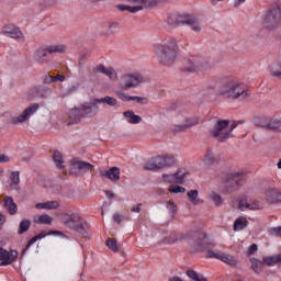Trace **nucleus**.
Masks as SVG:
<instances>
[{
    "instance_id": "53",
    "label": "nucleus",
    "mask_w": 281,
    "mask_h": 281,
    "mask_svg": "<svg viewBox=\"0 0 281 281\" xmlns=\"http://www.w3.org/2000/svg\"><path fill=\"white\" fill-rule=\"evenodd\" d=\"M48 236H61V238H67V236H65L60 231H50L48 232Z\"/></svg>"
},
{
    "instance_id": "31",
    "label": "nucleus",
    "mask_w": 281,
    "mask_h": 281,
    "mask_svg": "<svg viewBox=\"0 0 281 281\" xmlns=\"http://www.w3.org/2000/svg\"><path fill=\"white\" fill-rule=\"evenodd\" d=\"M187 196L189 198V201L192 205H200V203H203V201L199 199L198 190L188 191Z\"/></svg>"
},
{
    "instance_id": "18",
    "label": "nucleus",
    "mask_w": 281,
    "mask_h": 281,
    "mask_svg": "<svg viewBox=\"0 0 281 281\" xmlns=\"http://www.w3.org/2000/svg\"><path fill=\"white\" fill-rule=\"evenodd\" d=\"M10 190H15V192H21V173L19 171H11L10 173Z\"/></svg>"
},
{
    "instance_id": "60",
    "label": "nucleus",
    "mask_w": 281,
    "mask_h": 281,
    "mask_svg": "<svg viewBox=\"0 0 281 281\" xmlns=\"http://www.w3.org/2000/svg\"><path fill=\"white\" fill-rule=\"evenodd\" d=\"M132 212L139 214V212H142V203H138L136 206H133Z\"/></svg>"
},
{
    "instance_id": "17",
    "label": "nucleus",
    "mask_w": 281,
    "mask_h": 281,
    "mask_svg": "<svg viewBox=\"0 0 281 281\" xmlns=\"http://www.w3.org/2000/svg\"><path fill=\"white\" fill-rule=\"evenodd\" d=\"M66 116L70 120L71 124H78L82 119V113L80 111V105H77L67 111Z\"/></svg>"
},
{
    "instance_id": "35",
    "label": "nucleus",
    "mask_w": 281,
    "mask_h": 281,
    "mask_svg": "<svg viewBox=\"0 0 281 281\" xmlns=\"http://www.w3.org/2000/svg\"><path fill=\"white\" fill-rule=\"evenodd\" d=\"M222 262H225L226 265H229L231 267H235V265H237L238 260L236 259V257L222 252V257L221 259Z\"/></svg>"
},
{
    "instance_id": "58",
    "label": "nucleus",
    "mask_w": 281,
    "mask_h": 281,
    "mask_svg": "<svg viewBox=\"0 0 281 281\" xmlns=\"http://www.w3.org/2000/svg\"><path fill=\"white\" fill-rule=\"evenodd\" d=\"M167 207H168L169 212H171L172 214H175V212H177V204H175V203H168Z\"/></svg>"
},
{
    "instance_id": "2",
    "label": "nucleus",
    "mask_w": 281,
    "mask_h": 281,
    "mask_svg": "<svg viewBox=\"0 0 281 281\" xmlns=\"http://www.w3.org/2000/svg\"><path fill=\"white\" fill-rule=\"evenodd\" d=\"M218 91L221 95L232 98L233 100H245L246 98H249V93H247L245 86L236 81L224 82L220 87Z\"/></svg>"
},
{
    "instance_id": "34",
    "label": "nucleus",
    "mask_w": 281,
    "mask_h": 281,
    "mask_svg": "<svg viewBox=\"0 0 281 281\" xmlns=\"http://www.w3.org/2000/svg\"><path fill=\"white\" fill-rule=\"evenodd\" d=\"M35 223H37L38 225H52V223H54V217L47 214H42L37 216Z\"/></svg>"
},
{
    "instance_id": "16",
    "label": "nucleus",
    "mask_w": 281,
    "mask_h": 281,
    "mask_svg": "<svg viewBox=\"0 0 281 281\" xmlns=\"http://www.w3.org/2000/svg\"><path fill=\"white\" fill-rule=\"evenodd\" d=\"M265 199L267 203H281V190L270 187L266 190Z\"/></svg>"
},
{
    "instance_id": "10",
    "label": "nucleus",
    "mask_w": 281,
    "mask_h": 281,
    "mask_svg": "<svg viewBox=\"0 0 281 281\" xmlns=\"http://www.w3.org/2000/svg\"><path fill=\"white\" fill-rule=\"evenodd\" d=\"M79 110L81 111V117H95L100 113V106H98L97 99L92 102H86L79 104Z\"/></svg>"
},
{
    "instance_id": "54",
    "label": "nucleus",
    "mask_w": 281,
    "mask_h": 281,
    "mask_svg": "<svg viewBox=\"0 0 281 281\" xmlns=\"http://www.w3.org/2000/svg\"><path fill=\"white\" fill-rule=\"evenodd\" d=\"M245 172H235L232 173L231 177L233 179V181H236V183L238 182V179H240V177H244Z\"/></svg>"
},
{
    "instance_id": "26",
    "label": "nucleus",
    "mask_w": 281,
    "mask_h": 281,
    "mask_svg": "<svg viewBox=\"0 0 281 281\" xmlns=\"http://www.w3.org/2000/svg\"><path fill=\"white\" fill-rule=\"evenodd\" d=\"M251 269L255 273H262L265 271V261L258 258H250Z\"/></svg>"
},
{
    "instance_id": "59",
    "label": "nucleus",
    "mask_w": 281,
    "mask_h": 281,
    "mask_svg": "<svg viewBox=\"0 0 281 281\" xmlns=\"http://www.w3.org/2000/svg\"><path fill=\"white\" fill-rule=\"evenodd\" d=\"M122 218H123L122 214L115 213L113 215V221H115L116 223H122Z\"/></svg>"
},
{
    "instance_id": "57",
    "label": "nucleus",
    "mask_w": 281,
    "mask_h": 281,
    "mask_svg": "<svg viewBox=\"0 0 281 281\" xmlns=\"http://www.w3.org/2000/svg\"><path fill=\"white\" fill-rule=\"evenodd\" d=\"M132 102H138L139 104H144V102H146V98L132 97Z\"/></svg>"
},
{
    "instance_id": "4",
    "label": "nucleus",
    "mask_w": 281,
    "mask_h": 281,
    "mask_svg": "<svg viewBox=\"0 0 281 281\" xmlns=\"http://www.w3.org/2000/svg\"><path fill=\"white\" fill-rule=\"evenodd\" d=\"M146 82V77L139 72H125L119 79V87L128 91V89H135V87H139V85H144Z\"/></svg>"
},
{
    "instance_id": "24",
    "label": "nucleus",
    "mask_w": 281,
    "mask_h": 281,
    "mask_svg": "<svg viewBox=\"0 0 281 281\" xmlns=\"http://www.w3.org/2000/svg\"><path fill=\"white\" fill-rule=\"evenodd\" d=\"M4 207L8 210L9 214L11 216H14L19 209L16 207V203H14V199L12 196H5L4 198Z\"/></svg>"
},
{
    "instance_id": "47",
    "label": "nucleus",
    "mask_w": 281,
    "mask_h": 281,
    "mask_svg": "<svg viewBox=\"0 0 281 281\" xmlns=\"http://www.w3.org/2000/svg\"><path fill=\"white\" fill-rule=\"evenodd\" d=\"M106 245L109 247V249H111L112 251H117V240L115 239H108L106 240Z\"/></svg>"
},
{
    "instance_id": "28",
    "label": "nucleus",
    "mask_w": 281,
    "mask_h": 281,
    "mask_svg": "<svg viewBox=\"0 0 281 281\" xmlns=\"http://www.w3.org/2000/svg\"><path fill=\"white\" fill-rule=\"evenodd\" d=\"M46 49L49 54H65L67 46H65V44H52L47 45Z\"/></svg>"
},
{
    "instance_id": "1",
    "label": "nucleus",
    "mask_w": 281,
    "mask_h": 281,
    "mask_svg": "<svg viewBox=\"0 0 281 281\" xmlns=\"http://www.w3.org/2000/svg\"><path fill=\"white\" fill-rule=\"evenodd\" d=\"M154 53L158 63L165 66H170L179 56V46L175 38L162 40L160 43L154 45Z\"/></svg>"
},
{
    "instance_id": "55",
    "label": "nucleus",
    "mask_w": 281,
    "mask_h": 281,
    "mask_svg": "<svg viewBox=\"0 0 281 281\" xmlns=\"http://www.w3.org/2000/svg\"><path fill=\"white\" fill-rule=\"evenodd\" d=\"M272 236H281V226L273 227L270 229Z\"/></svg>"
},
{
    "instance_id": "42",
    "label": "nucleus",
    "mask_w": 281,
    "mask_h": 281,
    "mask_svg": "<svg viewBox=\"0 0 281 281\" xmlns=\"http://www.w3.org/2000/svg\"><path fill=\"white\" fill-rule=\"evenodd\" d=\"M116 97L119 100H122L123 102H132V98H133L128 95V93L124 92V90H117Z\"/></svg>"
},
{
    "instance_id": "64",
    "label": "nucleus",
    "mask_w": 281,
    "mask_h": 281,
    "mask_svg": "<svg viewBox=\"0 0 281 281\" xmlns=\"http://www.w3.org/2000/svg\"><path fill=\"white\" fill-rule=\"evenodd\" d=\"M0 225H5V215L0 214Z\"/></svg>"
},
{
    "instance_id": "20",
    "label": "nucleus",
    "mask_w": 281,
    "mask_h": 281,
    "mask_svg": "<svg viewBox=\"0 0 281 281\" xmlns=\"http://www.w3.org/2000/svg\"><path fill=\"white\" fill-rule=\"evenodd\" d=\"M123 120H125L127 124H140L142 116L135 114L133 110H127L123 112Z\"/></svg>"
},
{
    "instance_id": "49",
    "label": "nucleus",
    "mask_w": 281,
    "mask_h": 281,
    "mask_svg": "<svg viewBox=\"0 0 281 281\" xmlns=\"http://www.w3.org/2000/svg\"><path fill=\"white\" fill-rule=\"evenodd\" d=\"M247 210H260V202L257 200L248 202Z\"/></svg>"
},
{
    "instance_id": "29",
    "label": "nucleus",
    "mask_w": 281,
    "mask_h": 281,
    "mask_svg": "<svg viewBox=\"0 0 281 281\" xmlns=\"http://www.w3.org/2000/svg\"><path fill=\"white\" fill-rule=\"evenodd\" d=\"M247 225H249V221H247V217H245V216L237 217L234 223V231L240 232V231L245 229V227H247Z\"/></svg>"
},
{
    "instance_id": "63",
    "label": "nucleus",
    "mask_w": 281,
    "mask_h": 281,
    "mask_svg": "<svg viewBox=\"0 0 281 281\" xmlns=\"http://www.w3.org/2000/svg\"><path fill=\"white\" fill-rule=\"evenodd\" d=\"M246 0H235L234 1V5L235 8H239L240 5H243V3H245Z\"/></svg>"
},
{
    "instance_id": "56",
    "label": "nucleus",
    "mask_w": 281,
    "mask_h": 281,
    "mask_svg": "<svg viewBox=\"0 0 281 281\" xmlns=\"http://www.w3.org/2000/svg\"><path fill=\"white\" fill-rule=\"evenodd\" d=\"M256 251H258V245L254 244L249 247L248 255L252 256V254H256Z\"/></svg>"
},
{
    "instance_id": "43",
    "label": "nucleus",
    "mask_w": 281,
    "mask_h": 281,
    "mask_svg": "<svg viewBox=\"0 0 281 281\" xmlns=\"http://www.w3.org/2000/svg\"><path fill=\"white\" fill-rule=\"evenodd\" d=\"M222 256H223V251H221V250L215 251V250L209 249L206 251L207 258H215L216 260H221Z\"/></svg>"
},
{
    "instance_id": "7",
    "label": "nucleus",
    "mask_w": 281,
    "mask_h": 281,
    "mask_svg": "<svg viewBox=\"0 0 281 281\" xmlns=\"http://www.w3.org/2000/svg\"><path fill=\"white\" fill-rule=\"evenodd\" d=\"M159 0H133V2L135 3V5L131 7L128 4H121L119 5V9L122 12H139L142 10H146L147 8H153V5H157Z\"/></svg>"
},
{
    "instance_id": "41",
    "label": "nucleus",
    "mask_w": 281,
    "mask_h": 281,
    "mask_svg": "<svg viewBox=\"0 0 281 281\" xmlns=\"http://www.w3.org/2000/svg\"><path fill=\"white\" fill-rule=\"evenodd\" d=\"M270 74L274 78H279V80H281V63L273 65L270 69Z\"/></svg>"
},
{
    "instance_id": "9",
    "label": "nucleus",
    "mask_w": 281,
    "mask_h": 281,
    "mask_svg": "<svg viewBox=\"0 0 281 281\" xmlns=\"http://www.w3.org/2000/svg\"><path fill=\"white\" fill-rule=\"evenodd\" d=\"M200 69H212V64L203 60H199L194 57L183 60V70L193 74V71H199Z\"/></svg>"
},
{
    "instance_id": "37",
    "label": "nucleus",
    "mask_w": 281,
    "mask_h": 281,
    "mask_svg": "<svg viewBox=\"0 0 281 281\" xmlns=\"http://www.w3.org/2000/svg\"><path fill=\"white\" fill-rule=\"evenodd\" d=\"M183 23L190 25L194 32H201V25H199L196 18H188Z\"/></svg>"
},
{
    "instance_id": "6",
    "label": "nucleus",
    "mask_w": 281,
    "mask_h": 281,
    "mask_svg": "<svg viewBox=\"0 0 281 281\" xmlns=\"http://www.w3.org/2000/svg\"><path fill=\"white\" fill-rule=\"evenodd\" d=\"M38 109H41V106L36 103L24 109L21 114L11 117L10 124H12V126H16L19 124H27V122H30V119L38 113Z\"/></svg>"
},
{
    "instance_id": "23",
    "label": "nucleus",
    "mask_w": 281,
    "mask_h": 281,
    "mask_svg": "<svg viewBox=\"0 0 281 281\" xmlns=\"http://www.w3.org/2000/svg\"><path fill=\"white\" fill-rule=\"evenodd\" d=\"M2 33L5 34V36H9L10 38H23L21 30L13 26H5L2 30Z\"/></svg>"
},
{
    "instance_id": "12",
    "label": "nucleus",
    "mask_w": 281,
    "mask_h": 281,
    "mask_svg": "<svg viewBox=\"0 0 281 281\" xmlns=\"http://www.w3.org/2000/svg\"><path fill=\"white\" fill-rule=\"evenodd\" d=\"M60 221L64 225H67L69 229H80V215L78 213H63Z\"/></svg>"
},
{
    "instance_id": "19",
    "label": "nucleus",
    "mask_w": 281,
    "mask_h": 281,
    "mask_svg": "<svg viewBox=\"0 0 281 281\" xmlns=\"http://www.w3.org/2000/svg\"><path fill=\"white\" fill-rule=\"evenodd\" d=\"M260 126L270 131H281V121L278 119H266Z\"/></svg>"
},
{
    "instance_id": "48",
    "label": "nucleus",
    "mask_w": 281,
    "mask_h": 281,
    "mask_svg": "<svg viewBox=\"0 0 281 281\" xmlns=\"http://www.w3.org/2000/svg\"><path fill=\"white\" fill-rule=\"evenodd\" d=\"M247 205H248L247 198L239 199L238 210H240L241 212H245V210H247Z\"/></svg>"
},
{
    "instance_id": "36",
    "label": "nucleus",
    "mask_w": 281,
    "mask_h": 281,
    "mask_svg": "<svg viewBox=\"0 0 281 281\" xmlns=\"http://www.w3.org/2000/svg\"><path fill=\"white\" fill-rule=\"evenodd\" d=\"M53 160L57 168H65V161L63 160V154L59 150H55L53 154Z\"/></svg>"
},
{
    "instance_id": "32",
    "label": "nucleus",
    "mask_w": 281,
    "mask_h": 281,
    "mask_svg": "<svg viewBox=\"0 0 281 281\" xmlns=\"http://www.w3.org/2000/svg\"><path fill=\"white\" fill-rule=\"evenodd\" d=\"M47 46H42L36 49L35 52V58L38 63H45V58L47 57Z\"/></svg>"
},
{
    "instance_id": "33",
    "label": "nucleus",
    "mask_w": 281,
    "mask_h": 281,
    "mask_svg": "<svg viewBox=\"0 0 281 281\" xmlns=\"http://www.w3.org/2000/svg\"><path fill=\"white\" fill-rule=\"evenodd\" d=\"M95 100L97 104H108L109 106H115L117 104V99L109 95Z\"/></svg>"
},
{
    "instance_id": "8",
    "label": "nucleus",
    "mask_w": 281,
    "mask_h": 281,
    "mask_svg": "<svg viewBox=\"0 0 281 281\" xmlns=\"http://www.w3.org/2000/svg\"><path fill=\"white\" fill-rule=\"evenodd\" d=\"M70 175H89L94 166L90 162L82 161L78 158H72L69 162Z\"/></svg>"
},
{
    "instance_id": "5",
    "label": "nucleus",
    "mask_w": 281,
    "mask_h": 281,
    "mask_svg": "<svg viewBox=\"0 0 281 281\" xmlns=\"http://www.w3.org/2000/svg\"><path fill=\"white\" fill-rule=\"evenodd\" d=\"M175 164H177V160L175 159L173 156H156L154 158H150L145 164V170H161L164 168H171V166H175Z\"/></svg>"
},
{
    "instance_id": "40",
    "label": "nucleus",
    "mask_w": 281,
    "mask_h": 281,
    "mask_svg": "<svg viewBox=\"0 0 281 281\" xmlns=\"http://www.w3.org/2000/svg\"><path fill=\"white\" fill-rule=\"evenodd\" d=\"M49 236L48 233H40L38 235L34 236L33 238H31L26 245V248L24 251H27V248L31 246V245H34V243H36V240H43V238Z\"/></svg>"
},
{
    "instance_id": "52",
    "label": "nucleus",
    "mask_w": 281,
    "mask_h": 281,
    "mask_svg": "<svg viewBox=\"0 0 281 281\" xmlns=\"http://www.w3.org/2000/svg\"><path fill=\"white\" fill-rule=\"evenodd\" d=\"M12 159L5 154H0V164H10Z\"/></svg>"
},
{
    "instance_id": "62",
    "label": "nucleus",
    "mask_w": 281,
    "mask_h": 281,
    "mask_svg": "<svg viewBox=\"0 0 281 281\" xmlns=\"http://www.w3.org/2000/svg\"><path fill=\"white\" fill-rule=\"evenodd\" d=\"M44 81L46 82V85H50V82H55V79H54V77H52L50 75H48V76L45 78Z\"/></svg>"
},
{
    "instance_id": "13",
    "label": "nucleus",
    "mask_w": 281,
    "mask_h": 281,
    "mask_svg": "<svg viewBox=\"0 0 281 281\" xmlns=\"http://www.w3.org/2000/svg\"><path fill=\"white\" fill-rule=\"evenodd\" d=\"M186 177H188V170L179 169L176 173L168 175L164 173L162 179L166 183H178L181 184L186 181Z\"/></svg>"
},
{
    "instance_id": "38",
    "label": "nucleus",
    "mask_w": 281,
    "mask_h": 281,
    "mask_svg": "<svg viewBox=\"0 0 281 281\" xmlns=\"http://www.w3.org/2000/svg\"><path fill=\"white\" fill-rule=\"evenodd\" d=\"M32 226V221L30 220H22L19 225L18 234H25Z\"/></svg>"
},
{
    "instance_id": "44",
    "label": "nucleus",
    "mask_w": 281,
    "mask_h": 281,
    "mask_svg": "<svg viewBox=\"0 0 281 281\" xmlns=\"http://www.w3.org/2000/svg\"><path fill=\"white\" fill-rule=\"evenodd\" d=\"M169 192H171V194H186V188L175 186L169 188Z\"/></svg>"
},
{
    "instance_id": "15",
    "label": "nucleus",
    "mask_w": 281,
    "mask_h": 281,
    "mask_svg": "<svg viewBox=\"0 0 281 281\" xmlns=\"http://www.w3.org/2000/svg\"><path fill=\"white\" fill-rule=\"evenodd\" d=\"M94 74H104V76H108V78H110V80H112L113 82H117V80L120 81V77L117 76V71L114 70V68L112 67H104V65H98L93 68Z\"/></svg>"
},
{
    "instance_id": "21",
    "label": "nucleus",
    "mask_w": 281,
    "mask_h": 281,
    "mask_svg": "<svg viewBox=\"0 0 281 281\" xmlns=\"http://www.w3.org/2000/svg\"><path fill=\"white\" fill-rule=\"evenodd\" d=\"M120 168L112 167L108 171L101 172V177H106L110 181H120Z\"/></svg>"
},
{
    "instance_id": "14",
    "label": "nucleus",
    "mask_w": 281,
    "mask_h": 281,
    "mask_svg": "<svg viewBox=\"0 0 281 281\" xmlns=\"http://www.w3.org/2000/svg\"><path fill=\"white\" fill-rule=\"evenodd\" d=\"M19 252L16 250L8 251L4 248H0V265L1 267H8V265H12L14 260H16Z\"/></svg>"
},
{
    "instance_id": "45",
    "label": "nucleus",
    "mask_w": 281,
    "mask_h": 281,
    "mask_svg": "<svg viewBox=\"0 0 281 281\" xmlns=\"http://www.w3.org/2000/svg\"><path fill=\"white\" fill-rule=\"evenodd\" d=\"M74 231L81 234L83 238H89L91 236V233H89V231L85 229V227L82 226V222H80V228H74Z\"/></svg>"
},
{
    "instance_id": "46",
    "label": "nucleus",
    "mask_w": 281,
    "mask_h": 281,
    "mask_svg": "<svg viewBox=\"0 0 281 281\" xmlns=\"http://www.w3.org/2000/svg\"><path fill=\"white\" fill-rule=\"evenodd\" d=\"M202 243L203 245H205L206 247H213L214 245V239H212V237H210V235L204 234L203 238H202Z\"/></svg>"
},
{
    "instance_id": "61",
    "label": "nucleus",
    "mask_w": 281,
    "mask_h": 281,
    "mask_svg": "<svg viewBox=\"0 0 281 281\" xmlns=\"http://www.w3.org/2000/svg\"><path fill=\"white\" fill-rule=\"evenodd\" d=\"M54 80L56 82V80H58L59 82H65V76L63 75H57L54 77Z\"/></svg>"
},
{
    "instance_id": "11",
    "label": "nucleus",
    "mask_w": 281,
    "mask_h": 281,
    "mask_svg": "<svg viewBox=\"0 0 281 281\" xmlns=\"http://www.w3.org/2000/svg\"><path fill=\"white\" fill-rule=\"evenodd\" d=\"M220 161L221 156L216 151L207 149L204 156L200 159V165L202 168H212L214 164H218Z\"/></svg>"
},
{
    "instance_id": "50",
    "label": "nucleus",
    "mask_w": 281,
    "mask_h": 281,
    "mask_svg": "<svg viewBox=\"0 0 281 281\" xmlns=\"http://www.w3.org/2000/svg\"><path fill=\"white\" fill-rule=\"evenodd\" d=\"M210 196L215 205H221V203H223V199L221 198V195L212 193Z\"/></svg>"
},
{
    "instance_id": "51",
    "label": "nucleus",
    "mask_w": 281,
    "mask_h": 281,
    "mask_svg": "<svg viewBox=\"0 0 281 281\" xmlns=\"http://www.w3.org/2000/svg\"><path fill=\"white\" fill-rule=\"evenodd\" d=\"M117 30H120V23L113 22L112 24H110L111 34L117 33Z\"/></svg>"
},
{
    "instance_id": "30",
    "label": "nucleus",
    "mask_w": 281,
    "mask_h": 281,
    "mask_svg": "<svg viewBox=\"0 0 281 281\" xmlns=\"http://www.w3.org/2000/svg\"><path fill=\"white\" fill-rule=\"evenodd\" d=\"M198 123V117L188 119L178 126V131H188V128H192V126H195Z\"/></svg>"
},
{
    "instance_id": "22",
    "label": "nucleus",
    "mask_w": 281,
    "mask_h": 281,
    "mask_svg": "<svg viewBox=\"0 0 281 281\" xmlns=\"http://www.w3.org/2000/svg\"><path fill=\"white\" fill-rule=\"evenodd\" d=\"M280 19H281V12H280V8L278 7L269 11L267 14V22L272 23V25H276V23H279Z\"/></svg>"
},
{
    "instance_id": "3",
    "label": "nucleus",
    "mask_w": 281,
    "mask_h": 281,
    "mask_svg": "<svg viewBox=\"0 0 281 281\" xmlns=\"http://www.w3.org/2000/svg\"><path fill=\"white\" fill-rule=\"evenodd\" d=\"M236 126H238V123L236 122L229 124V121L227 120L217 121L211 131V134L215 139H217V142H227L233 137L232 131H234Z\"/></svg>"
},
{
    "instance_id": "25",
    "label": "nucleus",
    "mask_w": 281,
    "mask_h": 281,
    "mask_svg": "<svg viewBox=\"0 0 281 281\" xmlns=\"http://www.w3.org/2000/svg\"><path fill=\"white\" fill-rule=\"evenodd\" d=\"M35 207L36 210H58V207H60V203H58V201H47L37 203Z\"/></svg>"
},
{
    "instance_id": "27",
    "label": "nucleus",
    "mask_w": 281,
    "mask_h": 281,
    "mask_svg": "<svg viewBox=\"0 0 281 281\" xmlns=\"http://www.w3.org/2000/svg\"><path fill=\"white\" fill-rule=\"evenodd\" d=\"M263 266L267 265V267H276V265L281 263V254L276 256H266L262 258Z\"/></svg>"
},
{
    "instance_id": "39",
    "label": "nucleus",
    "mask_w": 281,
    "mask_h": 281,
    "mask_svg": "<svg viewBox=\"0 0 281 281\" xmlns=\"http://www.w3.org/2000/svg\"><path fill=\"white\" fill-rule=\"evenodd\" d=\"M187 276H188V278H190L191 280H194V281H207V279H205V277H203V274H199L194 270H188Z\"/></svg>"
}]
</instances>
